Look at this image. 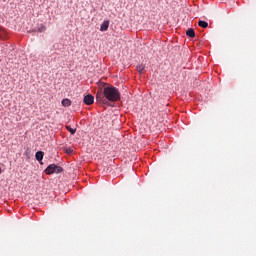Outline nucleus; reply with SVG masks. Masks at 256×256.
Wrapping results in <instances>:
<instances>
[{
  "label": "nucleus",
  "mask_w": 256,
  "mask_h": 256,
  "mask_svg": "<svg viewBox=\"0 0 256 256\" xmlns=\"http://www.w3.org/2000/svg\"><path fill=\"white\" fill-rule=\"evenodd\" d=\"M0 174H1V167H0Z\"/></svg>",
  "instance_id": "obj_14"
},
{
  "label": "nucleus",
  "mask_w": 256,
  "mask_h": 256,
  "mask_svg": "<svg viewBox=\"0 0 256 256\" xmlns=\"http://www.w3.org/2000/svg\"><path fill=\"white\" fill-rule=\"evenodd\" d=\"M96 101H98V103H105V94L103 92H97Z\"/></svg>",
  "instance_id": "obj_4"
},
{
  "label": "nucleus",
  "mask_w": 256,
  "mask_h": 256,
  "mask_svg": "<svg viewBox=\"0 0 256 256\" xmlns=\"http://www.w3.org/2000/svg\"><path fill=\"white\" fill-rule=\"evenodd\" d=\"M104 97L111 102L119 101L121 99V94L119 90L114 86H107L103 89Z\"/></svg>",
  "instance_id": "obj_1"
},
{
  "label": "nucleus",
  "mask_w": 256,
  "mask_h": 256,
  "mask_svg": "<svg viewBox=\"0 0 256 256\" xmlns=\"http://www.w3.org/2000/svg\"><path fill=\"white\" fill-rule=\"evenodd\" d=\"M138 72H140V73H145V67L139 66V67H138Z\"/></svg>",
  "instance_id": "obj_11"
},
{
  "label": "nucleus",
  "mask_w": 256,
  "mask_h": 256,
  "mask_svg": "<svg viewBox=\"0 0 256 256\" xmlns=\"http://www.w3.org/2000/svg\"><path fill=\"white\" fill-rule=\"evenodd\" d=\"M107 29H109V20H105L100 26L102 32L107 31Z\"/></svg>",
  "instance_id": "obj_5"
},
{
  "label": "nucleus",
  "mask_w": 256,
  "mask_h": 256,
  "mask_svg": "<svg viewBox=\"0 0 256 256\" xmlns=\"http://www.w3.org/2000/svg\"><path fill=\"white\" fill-rule=\"evenodd\" d=\"M44 155H45V153H44L43 151H38V152H36V154H35V158H36L39 162H41V161H43Z\"/></svg>",
  "instance_id": "obj_6"
},
{
  "label": "nucleus",
  "mask_w": 256,
  "mask_h": 256,
  "mask_svg": "<svg viewBox=\"0 0 256 256\" xmlns=\"http://www.w3.org/2000/svg\"><path fill=\"white\" fill-rule=\"evenodd\" d=\"M186 35L191 38L195 37V30L193 28L188 29Z\"/></svg>",
  "instance_id": "obj_8"
},
{
  "label": "nucleus",
  "mask_w": 256,
  "mask_h": 256,
  "mask_svg": "<svg viewBox=\"0 0 256 256\" xmlns=\"http://www.w3.org/2000/svg\"><path fill=\"white\" fill-rule=\"evenodd\" d=\"M83 102L85 103V105H93V103H95V97H93V95L91 94H88L84 96Z\"/></svg>",
  "instance_id": "obj_3"
},
{
  "label": "nucleus",
  "mask_w": 256,
  "mask_h": 256,
  "mask_svg": "<svg viewBox=\"0 0 256 256\" xmlns=\"http://www.w3.org/2000/svg\"><path fill=\"white\" fill-rule=\"evenodd\" d=\"M39 31H40V33H43V31H45V26L40 27Z\"/></svg>",
  "instance_id": "obj_13"
},
{
  "label": "nucleus",
  "mask_w": 256,
  "mask_h": 256,
  "mask_svg": "<svg viewBox=\"0 0 256 256\" xmlns=\"http://www.w3.org/2000/svg\"><path fill=\"white\" fill-rule=\"evenodd\" d=\"M63 107H71V100L65 98L62 100Z\"/></svg>",
  "instance_id": "obj_9"
},
{
  "label": "nucleus",
  "mask_w": 256,
  "mask_h": 256,
  "mask_svg": "<svg viewBox=\"0 0 256 256\" xmlns=\"http://www.w3.org/2000/svg\"><path fill=\"white\" fill-rule=\"evenodd\" d=\"M66 129L71 133V135H75V133H77V129L72 128L71 126H66Z\"/></svg>",
  "instance_id": "obj_10"
},
{
  "label": "nucleus",
  "mask_w": 256,
  "mask_h": 256,
  "mask_svg": "<svg viewBox=\"0 0 256 256\" xmlns=\"http://www.w3.org/2000/svg\"><path fill=\"white\" fill-rule=\"evenodd\" d=\"M198 25H199V27H202L203 29H207L209 27V23H207V22H205L203 20H200L198 22Z\"/></svg>",
  "instance_id": "obj_7"
},
{
  "label": "nucleus",
  "mask_w": 256,
  "mask_h": 256,
  "mask_svg": "<svg viewBox=\"0 0 256 256\" xmlns=\"http://www.w3.org/2000/svg\"><path fill=\"white\" fill-rule=\"evenodd\" d=\"M66 153H68V155H71V153H73V150L71 148L66 149Z\"/></svg>",
  "instance_id": "obj_12"
},
{
  "label": "nucleus",
  "mask_w": 256,
  "mask_h": 256,
  "mask_svg": "<svg viewBox=\"0 0 256 256\" xmlns=\"http://www.w3.org/2000/svg\"><path fill=\"white\" fill-rule=\"evenodd\" d=\"M46 175H53V173H63V168L61 166L55 165V164H50L46 169H45Z\"/></svg>",
  "instance_id": "obj_2"
}]
</instances>
